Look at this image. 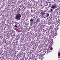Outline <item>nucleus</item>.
I'll use <instances>...</instances> for the list:
<instances>
[{
  "label": "nucleus",
  "instance_id": "obj_1",
  "mask_svg": "<svg viewBox=\"0 0 60 60\" xmlns=\"http://www.w3.org/2000/svg\"><path fill=\"white\" fill-rule=\"evenodd\" d=\"M54 4L52 5V7H51V8H52V9H56V5L55 4Z\"/></svg>",
  "mask_w": 60,
  "mask_h": 60
},
{
  "label": "nucleus",
  "instance_id": "obj_2",
  "mask_svg": "<svg viewBox=\"0 0 60 60\" xmlns=\"http://www.w3.org/2000/svg\"><path fill=\"white\" fill-rule=\"evenodd\" d=\"M43 10H41L40 11H42L40 13V14L41 16H43L44 15H45V13L43 12H42Z\"/></svg>",
  "mask_w": 60,
  "mask_h": 60
},
{
  "label": "nucleus",
  "instance_id": "obj_3",
  "mask_svg": "<svg viewBox=\"0 0 60 60\" xmlns=\"http://www.w3.org/2000/svg\"><path fill=\"white\" fill-rule=\"evenodd\" d=\"M19 15L17 14V15H16L15 17V19H19Z\"/></svg>",
  "mask_w": 60,
  "mask_h": 60
},
{
  "label": "nucleus",
  "instance_id": "obj_4",
  "mask_svg": "<svg viewBox=\"0 0 60 60\" xmlns=\"http://www.w3.org/2000/svg\"><path fill=\"white\" fill-rule=\"evenodd\" d=\"M17 14L18 15L19 17H21V15H20L19 13H17Z\"/></svg>",
  "mask_w": 60,
  "mask_h": 60
},
{
  "label": "nucleus",
  "instance_id": "obj_5",
  "mask_svg": "<svg viewBox=\"0 0 60 60\" xmlns=\"http://www.w3.org/2000/svg\"><path fill=\"white\" fill-rule=\"evenodd\" d=\"M40 21V19L39 18L36 21V22L37 23L38 22H39Z\"/></svg>",
  "mask_w": 60,
  "mask_h": 60
},
{
  "label": "nucleus",
  "instance_id": "obj_6",
  "mask_svg": "<svg viewBox=\"0 0 60 60\" xmlns=\"http://www.w3.org/2000/svg\"><path fill=\"white\" fill-rule=\"evenodd\" d=\"M42 57V56H40L38 58L39 59H41Z\"/></svg>",
  "mask_w": 60,
  "mask_h": 60
},
{
  "label": "nucleus",
  "instance_id": "obj_7",
  "mask_svg": "<svg viewBox=\"0 0 60 60\" xmlns=\"http://www.w3.org/2000/svg\"><path fill=\"white\" fill-rule=\"evenodd\" d=\"M54 11H55L56 12L57 11H58V9H57H57H55L54 10Z\"/></svg>",
  "mask_w": 60,
  "mask_h": 60
},
{
  "label": "nucleus",
  "instance_id": "obj_8",
  "mask_svg": "<svg viewBox=\"0 0 60 60\" xmlns=\"http://www.w3.org/2000/svg\"><path fill=\"white\" fill-rule=\"evenodd\" d=\"M30 21L31 22H32L33 21V19H31L30 20Z\"/></svg>",
  "mask_w": 60,
  "mask_h": 60
},
{
  "label": "nucleus",
  "instance_id": "obj_9",
  "mask_svg": "<svg viewBox=\"0 0 60 60\" xmlns=\"http://www.w3.org/2000/svg\"><path fill=\"white\" fill-rule=\"evenodd\" d=\"M58 56H60V52H59L58 53Z\"/></svg>",
  "mask_w": 60,
  "mask_h": 60
},
{
  "label": "nucleus",
  "instance_id": "obj_10",
  "mask_svg": "<svg viewBox=\"0 0 60 60\" xmlns=\"http://www.w3.org/2000/svg\"><path fill=\"white\" fill-rule=\"evenodd\" d=\"M33 10H32V9H31V12H33Z\"/></svg>",
  "mask_w": 60,
  "mask_h": 60
},
{
  "label": "nucleus",
  "instance_id": "obj_11",
  "mask_svg": "<svg viewBox=\"0 0 60 60\" xmlns=\"http://www.w3.org/2000/svg\"><path fill=\"white\" fill-rule=\"evenodd\" d=\"M47 17H49V13H48L47 14Z\"/></svg>",
  "mask_w": 60,
  "mask_h": 60
},
{
  "label": "nucleus",
  "instance_id": "obj_12",
  "mask_svg": "<svg viewBox=\"0 0 60 60\" xmlns=\"http://www.w3.org/2000/svg\"><path fill=\"white\" fill-rule=\"evenodd\" d=\"M15 27H17V26L16 25H15Z\"/></svg>",
  "mask_w": 60,
  "mask_h": 60
},
{
  "label": "nucleus",
  "instance_id": "obj_13",
  "mask_svg": "<svg viewBox=\"0 0 60 60\" xmlns=\"http://www.w3.org/2000/svg\"><path fill=\"white\" fill-rule=\"evenodd\" d=\"M43 7L42 8H41V10H42V9H43Z\"/></svg>",
  "mask_w": 60,
  "mask_h": 60
},
{
  "label": "nucleus",
  "instance_id": "obj_14",
  "mask_svg": "<svg viewBox=\"0 0 60 60\" xmlns=\"http://www.w3.org/2000/svg\"><path fill=\"white\" fill-rule=\"evenodd\" d=\"M51 11H53V9H51Z\"/></svg>",
  "mask_w": 60,
  "mask_h": 60
},
{
  "label": "nucleus",
  "instance_id": "obj_15",
  "mask_svg": "<svg viewBox=\"0 0 60 60\" xmlns=\"http://www.w3.org/2000/svg\"><path fill=\"white\" fill-rule=\"evenodd\" d=\"M37 59H36V58H35V60H37Z\"/></svg>",
  "mask_w": 60,
  "mask_h": 60
},
{
  "label": "nucleus",
  "instance_id": "obj_16",
  "mask_svg": "<svg viewBox=\"0 0 60 60\" xmlns=\"http://www.w3.org/2000/svg\"><path fill=\"white\" fill-rule=\"evenodd\" d=\"M52 2H49V4H50V3H52Z\"/></svg>",
  "mask_w": 60,
  "mask_h": 60
},
{
  "label": "nucleus",
  "instance_id": "obj_17",
  "mask_svg": "<svg viewBox=\"0 0 60 60\" xmlns=\"http://www.w3.org/2000/svg\"><path fill=\"white\" fill-rule=\"evenodd\" d=\"M20 18H21V17H19V19H20Z\"/></svg>",
  "mask_w": 60,
  "mask_h": 60
},
{
  "label": "nucleus",
  "instance_id": "obj_18",
  "mask_svg": "<svg viewBox=\"0 0 60 60\" xmlns=\"http://www.w3.org/2000/svg\"><path fill=\"white\" fill-rule=\"evenodd\" d=\"M18 20H20V19H19V18L18 19Z\"/></svg>",
  "mask_w": 60,
  "mask_h": 60
},
{
  "label": "nucleus",
  "instance_id": "obj_19",
  "mask_svg": "<svg viewBox=\"0 0 60 60\" xmlns=\"http://www.w3.org/2000/svg\"><path fill=\"white\" fill-rule=\"evenodd\" d=\"M5 43H6V41L5 42Z\"/></svg>",
  "mask_w": 60,
  "mask_h": 60
},
{
  "label": "nucleus",
  "instance_id": "obj_20",
  "mask_svg": "<svg viewBox=\"0 0 60 60\" xmlns=\"http://www.w3.org/2000/svg\"><path fill=\"white\" fill-rule=\"evenodd\" d=\"M3 38V37H2V38H1V39H2Z\"/></svg>",
  "mask_w": 60,
  "mask_h": 60
},
{
  "label": "nucleus",
  "instance_id": "obj_21",
  "mask_svg": "<svg viewBox=\"0 0 60 60\" xmlns=\"http://www.w3.org/2000/svg\"><path fill=\"white\" fill-rule=\"evenodd\" d=\"M3 38V37H2V38H1V39H2Z\"/></svg>",
  "mask_w": 60,
  "mask_h": 60
},
{
  "label": "nucleus",
  "instance_id": "obj_22",
  "mask_svg": "<svg viewBox=\"0 0 60 60\" xmlns=\"http://www.w3.org/2000/svg\"><path fill=\"white\" fill-rule=\"evenodd\" d=\"M33 16V15H31V16Z\"/></svg>",
  "mask_w": 60,
  "mask_h": 60
},
{
  "label": "nucleus",
  "instance_id": "obj_23",
  "mask_svg": "<svg viewBox=\"0 0 60 60\" xmlns=\"http://www.w3.org/2000/svg\"><path fill=\"white\" fill-rule=\"evenodd\" d=\"M54 3V2H53V3Z\"/></svg>",
  "mask_w": 60,
  "mask_h": 60
},
{
  "label": "nucleus",
  "instance_id": "obj_24",
  "mask_svg": "<svg viewBox=\"0 0 60 60\" xmlns=\"http://www.w3.org/2000/svg\"><path fill=\"white\" fill-rule=\"evenodd\" d=\"M46 52H45V53H46Z\"/></svg>",
  "mask_w": 60,
  "mask_h": 60
}]
</instances>
